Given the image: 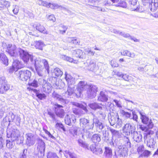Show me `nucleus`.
Masks as SVG:
<instances>
[{"label": "nucleus", "mask_w": 158, "mask_h": 158, "mask_svg": "<svg viewBox=\"0 0 158 158\" xmlns=\"http://www.w3.org/2000/svg\"><path fill=\"white\" fill-rule=\"evenodd\" d=\"M2 3H3L4 7L8 8L10 6V2L8 1H2Z\"/></svg>", "instance_id": "nucleus-61"}, {"label": "nucleus", "mask_w": 158, "mask_h": 158, "mask_svg": "<svg viewBox=\"0 0 158 158\" xmlns=\"http://www.w3.org/2000/svg\"><path fill=\"white\" fill-rule=\"evenodd\" d=\"M87 89V94L89 98H92L96 96V93L98 90L96 86L92 84L88 85Z\"/></svg>", "instance_id": "nucleus-7"}, {"label": "nucleus", "mask_w": 158, "mask_h": 158, "mask_svg": "<svg viewBox=\"0 0 158 158\" xmlns=\"http://www.w3.org/2000/svg\"><path fill=\"white\" fill-rule=\"evenodd\" d=\"M127 143L125 145L119 146L118 148V152L122 156H125L127 155V152H128V147H131V143L129 142V139L127 137L126 138Z\"/></svg>", "instance_id": "nucleus-6"}, {"label": "nucleus", "mask_w": 158, "mask_h": 158, "mask_svg": "<svg viewBox=\"0 0 158 158\" xmlns=\"http://www.w3.org/2000/svg\"><path fill=\"white\" fill-rule=\"evenodd\" d=\"M73 105L75 106H76L77 107H79L81 109H82L83 110H84L85 112L86 113L88 112V110L86 108L85 106H84L83 105L80 104V103H78L76 102H74L73 103Z\"/></svg>", "instance_id": "nucleus-41"}, {"label": "nucleus", "mask_w": 158, "mask_h": 158, "mask_svg": "<svg viewBox=\"0 0 158 158\" xmlns=\"http://www.w3.org/2000/svg\"><path fill=\"white\" fill-rule=\"evenodd\" d=\"M133 134V138L135 141L137 142H139L141 140L142 135L140 133L134 131Z\"/></svg>", "instance_id": "nucleus-26"}, {"label": "nucleus", "mask_w": 158, "mask_h": 158, "mask_svg": "<svg viewBox=\"0 0 158 158\" xmlns=\"http://www.w3.org/2000/svg\"><path fill=\"white\" fill-rule=\"evenodd\" d=\"M18 49H16V46L15 45L8 44L7 46L6 51L11 56H16L17 55V52H18Z\"/></svg>", "instance_id": "nucleus-12"}, {"label": "nucleus", "mask_w": 158, "mask_h": 158, "mask_svg": "<svg viewBox=\"0 0 158 158\" xmlns=\"http://www.w3.org/2000/svg\"><path fill=\"white\" fill-rule=\"evenodd\" d=\"M141 119L143 123L145 124H148L150 120L148 117L144 115L141 116Z\"/></svg>", "instance_id": "nucleus-46"}, {"label": "nucleus", "mask_w": 158, "mask_h": 158, "mask_svg": "<svg viewBox=\"0 0 158 158\" xmlns=\"http://www.w3.org/2000/svg\"><path fill=\"white\" fill-rule=\"evenodd\" d=\"M82 53V51L79 49H77L75 50L73 52V54L76 57L79 58L81 57V55Z\"/></svg>", "instance_id": "nucleus-39"}, {"label": "nucleus", "mask_w": 158, "mask_h": 158, "mask_svg": "<svg viewBox=\"0 0 158 158\" xmlns=\"http://www.w3.org/2000/svg\"><path fill=\"white\" fill-rule=\"evenodd\" d=\"M76 119L74 115L72 114L71 117L69 115L66 116L65 118V123L69 125H71V123H75Z\"/></svg>", "instance_id": "nucleus-17"}, {"label": "nucleus", "mask_w": 158, "mask_h": 158, "mask_svg": "<svg viewBox=\"0 0 158 158\" xmlns=\"http://www.w3.org/2000/svg\"><path fill=\"white\" fill-rule=\"evenodd\" d=\"M53 97L56 98V99L58 100L59 101H62L63 100V99L62 98L61 96L57 94L55 92H54L52 94Z\"/></svg>", "instance_id": "nucleus-48"}, {"label": "nucleus", "mask_w": 158, "mask_h": 158, "mask_svg": "<svg viewBox=\"0 0 158 158\" xmlns=\"http://www.w3.org/2000/svg\"><path fill=\"white\" fill-rule=\"evenodd\" d=\"M59 31L60 34H63L65 33L67 27L63 25H61L59 27Z\"/></svg>", "instance_id": "nucleus-42"}, {"label": "nucleus", "mask_w": 158, "mask_h": 158, "mask_svg": "<svg viewBox=\"0 0 158 158\" xmlns=\"http://www.w3.org/2000/svg\"><path fill=\"white\" fill-rule=\"evenodd\" d=\"M18 76L21 80L26 81L30 78L31 76V73L28 70H21L19 72Z\"/></svg>", "instance_id": "nucleus-9"}, {"label": "nucleus", "mask_w": 158, "mask_h": 158, "mask_svg": "<svg viewBox=\"0 0 158 158\" xmlns=\"http://www.w3.org/2000/svg\"><path fill=\"white\" fill-rule=\"evenodd\" d=\"M93 153L96 155H99L102 153V151L100 148H96Z\"/></svg>", "instance_id": "nucleus-49"}, {"label": "nucleus", "mask_w": 158, "mask_h": 158, "mask_svg": "<svg viewBox=\"0 0 158 158\" xmlns=\"http://www.w3.org/2000/svg\"><path fill=\"white\" fill-rule=\"evenodd\" d=\"M137 0H129L130 7L133 11H138L139 10V7L136 6Z\"/></svg>", "instance_id": "nucleus-20"}, {"label": "nucleus", "mask_w": 158, "mask_h": 158, "mask_svg": "<svg viewBox=\"0 0 158 158\" xmlns=\"http://www.w3.org/2000/svg\"><path fill=\"white\" fill-rule=\"evenodd\" d=\"M35 28L37 30L41 33L46 34H48V32L47 31L44 26L40 23H38L36 24Z\"/></svg>", "instance_id": "nucleus-25"}, {"label": "nucleus", "mask_w": 158, "mask_h": 158, "mask_svg": "<svg viewBox=\"0 0 158 158\" xmlns=\"http://www.w3.org/2000/svg\"><path fill=\"white\" fill-rule=\"evenodd\" d=\"M92 140L94 143L99 142L101 140L100 135L98 134L94 135L92 137Z\"/></svg>", "instance_id": "nucleus-35"}, {"label": "nucleus", "mask_w": 158, "mask_h": 158, "mask_svg": "<svg viewBox=\"0 0 158 158\" xmlns=\"http://www.w3.org/2000/svg\"><path fill=\"white\" fill-rule=\"evenodd\" d=\"M96 68L95 63L93 60H91L88 64L86 69L89 71H94L95 70Z\"/></svg>", "instance_id": "nucleus-27"}, {"label": "nucleus", "mask_w": 158, "mask_h": 158, "mask_svg": "<svg viewBox=\"0 0 158 158\" xmlns=\"http://www.w3.org/2000/svg\"><path fill=\"white\" fill-rule=\"evenodd\" d=\"M114 101L115 103L116 106L118 107L119 108H122V106L121 105V102L120 101H118L117 100L114 99Z\"/></svg>", "instance_id": "nucleus-60"}, {"label": "nucleus", "mask_w": 158, "mask_h": 158, "mask_svg": "<svg viewBox=\"0 0 158 158\" xmlns=\"http://www.w3.org/2000/svg\"><path fill=\"white\" fill-rule=\"evenodd\" d=\"M0 60L5 65H8V60L6 56L3 53H1Z\"/></svg>", "instance_id": "nucleus-32"}, {"label": "nucleus", "mask_w": 158, "mask_h": 158, "mask_svg": "<svg viewBox=\"0 0 158 158\" xmlns=\"http://www.w3.org/2000/svg\"><path fill=\"white\" fill-rule=\"evenodd\" d=\"M33 90L35 93L36 97L40 99L43 100L46 98L47 96L45 94L40 93L39 91L35 89H34Z\"/></svg>", "instance_id": "nucleus-29"}, {"label": "nucleus", "mask_w": 158, "mask_h": 158, "mask_svg": "<svg viewBox=\"0 0 158 158\" xmlns=\"http://www.w3.org/2000/svg\"><path fill=\"white\" fill-rule=\"evenodd\" d=\"M150 5H151L150 8L152 11H154L156 10L158 6V3L157 2H153L152 0V2L151 3Z\"/></svg>", "instance_id": "nucleus-43"}, {"label": "nucleus", "mask_w": 158, "mask_h": 158, "mask_svg": "<svg viewBox=\"0 0 158 158\" xmlns=\"http://www.w3.org/2000/svg\"><path fill=\"white\" fill-rule=\"evenodd\" d=\"M93 123L92 124H93L94 125L95 124L97 129L101 130L103 128L104 126L102 123L97 118H94L93 119Z\"/></svg>", "instance_id": "nucleus-22"}, {"label": "nucleus", "mask_w": 158, "mask_h": 158, "mask_svg": "<svg viewBox=\"0 0 158 158\" xmlns=\"http://www.w3.org/2000/svg\"><path fill=\"white\" fill-rule=\"evenodd\" d=\"M118 115H117L115 116H112L109 119L110 124L111 126H114L115 125L116 120H117V118Z\"/></svg>", "instance_id": "nucleus-37"}, {"label": "nucleus", "mask_w": 158, "mask_h": 158, "mask_svg": "<svg viewBox=\"0 0 158 158\" xmlns=\"http://www.w3.org/2000/svg\"><path fill=\"white\" fill-rule=\"evenodd\" d=\"M123 79L126 81H129L131 79V77L129 76V75L126 74H123L122 77Z\"/></svg>", "instance_id": "nucleus-50"}, {"label": "nucleus", "mask_w": 158, "mask_h": 158, "mask_svg": "<svg viewBox=\"0 0 158 158\" xmlns=\"http://www.w3.org/2000/svg\"><path fill=\"white\" fill-rule=\"evenodd\" d=\"M144 146L142 145H140L138 147L137 149V152L140 156L144 151Z\"/></svg>", "instance_id": "nucleus-51"}, {"label": "nucleus", "mask_w": 158, "mask_h": 158, "mask_svg": "<svg viewBox=\"0 0 158 158\" xmlns=\"http://www.w3.org/2000/svg\"><path fill=\"white\" fill-rule=\"evenodd\" d=\"M31 46H34L36 49L42 51L43 48L45 45L44 42L41 40L35 41L31 44Z\"/></svg>", "instance_id": "nucleus-16"}, {"label": "nucleus", "mask_w": 158, "mask_h": 158, "mask_svg": "<svg viewBox=\"0 0 158 158\" xmlns=\"http://www.w3.org/2000/svg\"><path fill=\"white\" fill-rule=\"evenodd\" d=\"M104 154L106 158H111L112 156L111 149L109 148L106 147Z\"/></svg>", "instance_id": "nucleus-31"}, {"label": "nucleus", "mask_w": 158, "mask_h": 158, "mask_svg": "<svg viewBox=\"0 0 158 158\" xmlns=\"http://www.w3.org/2000/svg\"><path fill=\"white\" fill-rule=\"evenodd\" d=\"M44 82L45 83L43 85L44 90L47 93H49L52 89L51 86L50 84L46 83L45 81Z\"/></svg>", "instance_id": "nucleus-28"}, {"label": "nucleus", "mask_w": 158, "mask_h": 158, "mask_svg": "<svg viewBox=\"0 0 158 158\" xmlns=\"http://www.w3.org/2000/svg\"><path fill=\"white\" fill-rule=\"evenodd\" d=\"M38 145L37 149L39 152H40L41 155H44L45 149V143L41 139H38Z\"/></svg>", "instance_id": "nucleus-15"}, {"label": "nucleus", "mask_w": 158, "mask_h": 158, "mask_svg": "<svg viewBox=\"0 0 158 158\" xmlns=\"http://www.w3.org/2000/svg\"><path fill=\"white\" fill-rule=\"evenodd\" d=\"M89 106L90 108L94 110H95L97 109L102 108L101 106H99L98 104L95 103L90 104H89Z\"/></svg>", "instance_id": "nucleus-45"}, {"label": "nucleus", "mask_w": 158, "mask_h": 158, "mask_svg": "<svg viewBox=\"0 0 158 158\" xmlns=\"http://www.w3.org/2000/svg\"><path fill=\"white\" fill-rule=\"evenodd\" d=\"M12 141H10V140H6V146L9 148H11L13 147Z\"/></svg>", "instance_id": "nucleus-52"}, {"label": "nucleus", "mask_w": 158, "mask_h": 158, "mask_svg": "<svg viewBox=\"0 0 158 158\" xmlns=\"http://www.w3.org/2000/svg\"><path fill=\"white\" fill-rule=\"evenodd\" d=\"M59 153L61 155L62 152H63L61 150H60L59 151ZM65 156L67 158L68 157V156H69L70 158H77L76 154L70 152L69 150H65L63 152Z\"/></svg>", "instance_id": "nucleus-23"}, {"label": "nucleus", "mask_w": 158, "mask_h": 158, "mask_svg": "<svg viewBox=\"0 0 158 158\" xmlns=\"http://www.w3.org/2000/svg\"><path fill=\"white\" fill-rule=\"evenodd\" d=\"M48 158H58V157L56 154L50 152L48 154Z\"/></svg>", "instance_id": "nucleus-56"}, {"label": "nucleus", "mask_w": 158, "mask_h": 158, "mask_svg": "<svg viewBox=\"0 0 158 158\" xmlns=\"http://www.w3.org/2000/svg\"><path fill=\"white\" fill-rule=\"evenodd\" d=\"M110 63L112 67H117L118 66V64L114 60H111L110 61Z\"/></svg>", "instance_id": "nucleus-57"}, {"label": "nucleus", "mask_w": 158, "mask_h": 158, "mask_svg": "<svg viewBox=\"0 0 158 158\" xmlns=\"http://www.w3.org/2000/svg\"><path fill=\"white\" fill-rule=\"evenodd\" d=\"M62 106L58 104H55L54 107L56 114L60 118H63L64 115V112L62 108Z\"/></svg>", "instance_id": "nucleus-13"}, {"label": "nucleus", "mask_w": 158, "mask_h": 158, "mask_svg": "<svg viewBox=\"0 0 158 158\" xmlns=\"http://www.w3.org/2000/svg\"><path fill=\"white\" fill-rule=\"evenodd\" d=\"M80 110L79 109H77L74 108H73V112L76 114L81 115L85 114V113H82L80 112Z\"/></svg>", "instance_id": "nucleus-55"}, {"label": "nucleus", "mask_w": 158, "mask_h": 158, "mask_svg": "<svg viewBox=\"0 0 158 158\" xmlns=\"http://www.w3.org/2000/svg\"><path fill=\"white\" fill-rule=\"evenodd\" d=\"M62 58L65 60H66L67 61H69L70 62H74L75 63V61L73 60V59L69 57L66 56L65 55H63L62 56Z\"/></svg>", "instance_id": "nucleus-53"}, {"label": "nucleus", "mask_w": 158, "mask_h": 158, "mask_svg": "<svg viewBox=\"0 0 158 158\" xmlns=\"http://www.w3.org/2000/svg\"><path fill=\"white\" fill-rule=\"evenodd\" d=\"M122 121L121 119H119L118 116L117 118V120H116V123H115V126L116 128H119L121 127L122 125Z\"/></svg>", "instance_id": "nucleus-47"}, {"label": "nucleus", "mask_w": 158, "mask_h": 158, "mask_svg": "<svg viewBox=\"0 0 158 158\" xmlns=\"http://www.w3.org/2000/svg\"><path fill=\"white\" fill-rule=\"evenodd\" d=\"M44 131L45 133L48 135L49 137H50V138L53 139H55V138L47 130H46L45 129H44Z\"/></svg>", "instance_id": "nucleus-63"}, {"label": "nucleus", "mask_w": 158, "mask_h": 158, "mask_svg": "<svg viewBox=\"0 0 158 158\" xmlns=\"http://www.w3.org/2000/svg\"><path fill=\"white\" fill-rule=\"evenodd\" d=\"M122 55L123 56H127L132 58H134L135 56V54L134 53H131L128 50H124L120 52Z\"/></svg>", "instance_id": "nucleus-30"}, {"label": "nucleus", "mask_w": 158, "mask_h": 158, "mask_svg": "<svg viewBox=\"0 0 158 158\" xmlns=\"http://www.w3.org/2000/svg\"><path fill=\"white\" fill-rule=\"evenodd\" d=\"M109 129L111 132L113 136L118 138L120 137V134L119 131L111 128H109Z\"/></svg>", "instance_id": "nucleus-33"}, {"label": "nucleus", "mask_w": 158, "mask_h": 158, "mask_svg": "<svg viewBox=\"0 0 158 158\" xmlns=\"http://www.w3.org/2000/svg\"><path fill=\"white\" fill-rule=\"evenodd\" d=\"M18 50L19 53L21 58L24 62L27 63L30 59L31 63H34V57L32 55L29 54L27 52L21 48L18 49Z\"/></svg>", "instance_id": "nucleus-3"}, {"label": "nucleus", "mask_w": 158, "mask_h": 158, "mask_svg": "<svg viewBox=\"0 0 158 158\" xmlns=\"http://www.w3.org/2000/svg\"><path fill=\"white\" fill-rule=\"evenodd\" d=\"M108 100V96L106 95L103 91H101L98 96V100L102 102H106Z\"/></svg>", "instance_id": "nucleus-24"}, {"label": "nucleus", "mask_w": 158, "mask_h": 158, "mask_svg": "<svg viewBox=\"0 0 158 158\" xmlns=\"http://www.w3.org/2000/svg\"><path fill=\"white\" fill-rule=\"evenodd\" d=\"M68 40L69 42L74 44H79L80 43V41L75 38H69Z\"/></svg>", "instance_id": "nucleus-44"}, {"label": "nucleus", "mask_w": 158, "mask_h": 158, "mask_svg": "<svg viewBox=\"0 0 158 158\" xmlns=\"http://www.w3.org/2000/svg\"><path fill=\"white\" fill-rule=\"evenodd\" d=\"M80 131L81 132L82 137L85 139L90 138L92 135L91 132L87 130H85L84 129L80 128Z\"/></svg>", "instance_id": "nucleus-21"}, {"label": "nucleus", "mask_w": 158, "mask_h": 158, "mask_svg": "<svg viewBox=\"0 0 158 158\" xmlns=\"http://www.w3.org/2000/svg\"><path fill=\"white\" fill-rule=\"evenodd\" d=\"M47 19L48 20L52 21L53 22H55L56 21V18L53 15H51L47 16Z\"/></svg>", "instance_id": "nucleus-58"}, {"label": "nucleus", "mask_w": 158, "mask_h": 158, "mask_svg": "<svg viewBox=\"0 0 158 158\" xmlns=\"http://www.w3.org/2000/svg\"><path fill=\"white\" fill-rule=\"evenodd\" d=\"M78 142L79 145L84 148H87L88 149H89L88 145L85 142H83V140L81 139L78 140Z\"/></svg>", "instance_id": "nucleus-38"}, {"label": "nucleus", "mask_w": 158, "mask_h": 158, "mask_svg": "<svg viewBox=\"0 0 158 158\" xmlns=\"http://www.w3.org/2000/svg\"><path fill=\"white\" fill-rule=\"evenodd\" d=\"M13 66L15 69V70H18L22 67L21 64L20 62L18 60H15L13 63Z\"/></svg>", "instance_id": "nucleus-34"}, {"label": "nucleus", "mask_w": 158, "mask_h": 158, "mask_svg": "<svg viewBox=\"0 0 158 158\" xmlns=\"http://www.w3.org/2000/svg\"><path fill=\"white\" fill-rule=\"evenodd\" d=\"M7 135L8 138L11 137V140L13 141H19L21 138L19 131L16 129L12 130L8 129L7 131Z\"/></svg>", "instance_id": "nucleus-4"}, {"label": "nucleus", "mask_w": 158, "mask_h": 158, "mask_svg": "<svg viewBox=\"0 0 158 158\" xmlns=\"http://www.w3.org/2000/svg\"><path fill=\"white\" fill-rule=\"evenodd\" d=\"M65 79L68 83V86H70V85H74L75 83V79L66 72Z\"/></svg>", "instance_id": "nucleus-19"}, {"label": "nucleus", "mask_w": 158, "mask_h": 158, "mask_svg": "<svg viewBox=\"0 0 158 158\" xmlns=\"http://www.w3.org/2000/svg\"><path fill=\"white\" fill-rule=\"evenodd\" d=\"M36 3L40 5H42L47 7H50L53 9H56L60 7V6L57 4L48 3L47 2L41 0H37Z\"/></svg>", "instance_id": "nucleus-11"}, {"label": "nucleus", "mask_w": 158, "mask_h": 158, "mask_svg": "<svg viewBox=\"0 0 158 158\" xmlns=\"http://www.w3.org/2000/svg\"><path fill=\"white\" fill-rule=\"evenodd\" d=\"M30 86H33L35 87H37L38 86V84L37 81L35 80H34L31 83L29 84Z\"/></svg>", "instance_id": "nucleus-59"}, {"label": "nucleus", "mask_w": 158, "mask_h": 158, "mask_svg": "<svg viewBox=\"0 0 158 158\" xmlns=\"http://www.w3.org/2000/svg\"><path fill=\"white\" fill-rule=\"evenodd\" d=\"M140 128L144 132V139L145 142H147L148 146L149 147H153L156 142L153 138H151V135L154 134V131H151L147 127L143 126H140Z\"/></svg>", "instance_id": "nucleus-2"}, {"label": "nucleus", "mask_w": 158, "mask_h": 158, "mask_svg": "<svg viewBox=\"0 0 158 158\" xmlns=\"http://www.w3.org/2000/svg\"><path fill=\"white\" fill-rule=\"evenodd\" d=\"M152 0H142V1L143 4L145 6L149 4L150 5L151 2H152Z\"/></svg>", "instance_id": "nucleus-62"}, {"label": "nucleus", "mask_w": 158, "mask_h": 158, "mask_svg": "<svg viewBox=\"0 0 158 158\" xmlns=\"http://www.w3.org/2000/svg\"><path fill=\"white\" fill-rule=\"evenodd\" d=\"M53 74L58 77L61 76L63 74V72L59 68H56L54 69Z\"/></svg>", "instance_id": "nucleus-36"}, {"label": "nucleus", "mask_w": 158, "mask_h": 158, "mask_svg": "<svg viewBox=\"0 0 158 158\" xmlns=\"http://www.w3.org/2000/svg\"><path fill=\"white\" fill-rule=\"evenodd\" d=\"M151 155V152L149 151L145 150H144L140 156H145L148 157Z\"/></svg>", "instance_id": "nucleus-54"}, {"label": "nucleus", "mask_w": 158, "mask_h": 158, "mask_svg": "<svg viewBox=\"0 0 158 158\" xmlns=\"http://www.w3.org/2000/svg\"><path fill=\"white\" fill-rule=\"evenodd\" d=\"M87 87H88V85H87L85 82L80 81L77 86V90L80 94L83 91L87 89Z\"/></svg>", "instance_id": "nucleus-18"}, {"label": "nucleus", "mask_w": 158, "mask_h": 158, "mask_svg": "<svg viewBox=\"0 0 158 158\" xmlns=\"http://www.w3.org/2000/svg\"><path fill=\"white\" fill-rule=\"evenodd\" d=\"M80 126L83 129H93L94 128L93 124H89V120L85 118H82L80 119Z\"/></svg>", "instance_id": "nucleus-10"}, {"label": "nucleus", "mask_w": 158, "mask_h": 158, "mask_svg": "<svg viewBox=\"0 0 158 158\" xmlns=\"http://www.w3.org/2000/svg\"><path fill=\"white\" fill-rule=\"evenodd\" d=\"M34 63L35 70L37 74L40 77H42L46 72L48 73L49 71V67L48 62L45 59L41 60L39 57L34 58Z\"/></svg>", "instance_id": "nucleus-1"}, {"label": "nucleus", "mask_w": 158, "mask_h": 158, "mask_svg": "<svg viewBox=\"0 0 158 158\" xmlns=\"http://www.w3.org/2000/svg\"><path fill=\"white\" fill-rule=\"evenodd\" d=\"M26 144L28 146L34 145L35 142L36 136L32 133H28L25 134Z\"/></svg>", "instance_id": "nucleus-8"}, {"label": "nucleus", "mask_w": 158, "mask_h": 158, "mask_svg": "<svg viewBox=\"0 0 158 158\" xmlns=\"http://www.w3.org/2000/svg\"><path fill=\"white\" fill-rule=\"evenodd\" d=\"M10 88V85L7 84L5 78L3 76H0V93H5Z\"/></svg>", "instance_id": "nucleus-5"}, {"label": "nucleus", "mask_w": 158, "mask_h": 158, "mask_svg": "<svg viewBox=\"0 0 158 158\" xmlns=\"http://www.w3.org/2000/svg\"><path fill=\"white\" fill-rule=\"evenodd\" d=\"M134 129L133 127L129 123H127L123 127V133L125 135H128L134 132Z\"/></svg>", "instance_id": "nucleus-14"}, {"label": "nucleus", "mask_w": 158, "mask_h": 158, "mask_svg": "<svg viewBox=\"0 0 158 158\" xmlns=\"http://www.w3.org/2000/svg\"><path fill=\"white\" fill-rule=\"evenodd\" d=\"M74 87H71V86H68V88L67 91L65 93L66 94H67V97L71 96L74 93Z\"/></svg>", "instance_id": "nucleus-40"}, {"label": "nucleus", "mask_w": 158, "mask_h": 158, "mask_svg": "<svg viewBox=\"0 0 158 158\" xmlns=\"http://www.w3.org/2000/svg\"><path fill=\"white\" fill-rule=\"evenodd\" d=\"M4 140L2 138V135L0 133V148H2L3 146Z\"/></svg>", "instance_id": "nucleus-64"}]
</instances>
